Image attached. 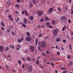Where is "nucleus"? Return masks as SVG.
<instances>
[{
  "label": "nucleus",
  "instance_id": "obj_34",
  "mask_svg": "<svg viewBox=\"0 0 73 73\" xmlns=\"http://www.w3.org/2000/svg\"><path fill=\"white\" fill-rule=\"evenodd\" d=\"M37 42H38V39H36V41H35V42H36V45H37Z\"/></svg>",
  "mask_w": 73,
  "mask_h": 73
},
{
  "label": "nucleus",
  "instance_id": "obj_47",
  "mask_svg": "<svg viewBox=\"0 0 73 73\" xmlns=\"http://www.w3.org/2000/svg\"><path fill=\"white\" fill-rule=\"evenodd\" d=\"M57 54H58L59 56L60 54V53L59 52H57Z\"/></svg>",
  "mask_w": 73,
  "mask_h": 73
},
{
  "label": "nucleus",
  "instance_id": "obj_31",
  "mask_svg": "<svg viewBox=\"0 0 73 73\" xmlns=\"http://www.w3.org/2000/svg\"><path fill=\"white\" fill-rule=\"evenodd\" d=\"M46 24L47 26H49L50 25V23L48 22H46Z\"/></svg>",
  "mask_w": 73,
  "mask_h": 73
},
{
  "label": "nucleus",
  "instance_id": "obj_23",
  "mask_svg": "<svg viewBox=\"0 0 73 73\" xmlns=\"http://www.w3.org/2000/svg\"><path fill=\"white\" fill-rule=\"evenodd\" d=\"M18 62L20 65H21V62L20 60H18Z\"/></svg>",
  "mask_w": 73,
  "mask_h": 73
},
{
  "label": "nucleus",
  "instance_id": "obj_54",
  "mask_svg": "<svg viewBox=\"0 0 73 73\" xmlns=\"http://www.w3.org/2000/svg\"><path fill=\"white\" fill-rule=\"evenodd\" d=\"M45 19H46V20H49V19L48 17H46Z\"/></svg>",
  "mask_w": 73,
  "mask_h": 73
},
{
  "label": "nucleus",
  "instance_id": "obj_64",
  "mask_svg": "<svg viewBox=\"0 0 73 73\" xmlns=\"http://www.w3.org/2000/svg\"><path fill=\"white\" fill-rule=\"evenodd\" d=\"M38 49H39V50H40L41 49V48L40 47H38Z\"/></svg>",
  "mask_w": 73,
  "mask_h": 73
},
{
  "label": "nucleus",
  "instance_id": "obj_29",
  "mask_svg": "<svg viewBox=\"0 0 73 73\" xmlns=\"http://www.w3.org/2000/svg\"><path fill=\"white\" fill-rule=\"evenodd\" d=\"M59 60L57 58H55L54 60V61H55V62H57V61H58Z\"/></svg>",
  "mask_w": 73,
  "mask_h": 73
},
{
  "label": "nucleus",
  "instance_id": "obj_40",
  "mask_svg": "<svg viewBox=\"0 0 73 73\" xmlns=\"http://www.w3.org/2000/svg\"><path fill=\"white\" fill-rule=\"evenodd\" d=\"M70 56H69V55H68V56H67L68 58V59H69L70 58Z\"/></svg>",
  "mask_w": 73,
  "mask_h": 73
},
{
  "label": "nucleus",
  "instance_id": "obj_55",
  "mask_svg": "<svg viewBox=\"0 0 73 73\" xmlns=\"http://www.w3.org/2000/svg\"><path fill=\"white\" fill-rule=\"evenodd\" d=\"M54 48H55V47H54V46H52L51 47V49H54Z\"/></svg>",
  "mask_w": 73,
  "mask_h": 73
},
{
  "label": "nucleus",
  "instance_id": "obj_46",
  "mask_svg": "<svg viewBox=\"0 0 73 73\" xmlns=\"http://www.w3.org/2000/svg\"><path fill=\"white\" fill-rule=\"evenodd\" d=\"M5 67L7 68H9V66L8 65H7L6 64Z\"/></svg>",
  "mask_w": 73,
  "mask_h": 73
},
{
  "label": "nucleus",
  "instance_id": "obj_24",
  "mask_svg": "<svg viewBox=\"0 0 73 73\" xmlns=\"http://www.w3.org/2000/svg\"><path fill=\"white\" fill-rule=\"evenodd\" d=\"M11 4V1H9L7 3V5H10Z\"/></svg>",
  "mask_w": 73,
  "mask_h": 73
},
{
  "label": "nucleus",
  "instance_id": "obj_59",
  "mask_svg": "<svg viewBox=\"0 0 73 73\" xmlns=\"http://www.w3.org/2000/svg\"><path fill=\"white\" fill-rule=\"evenodd\" d=\"M13 72H14V73H16V70H13Z\"/></svg>",
  "mask_w": 73,
  "mask_h": 73
},
{
  "label": "nucleus",
  "instance_id": "obj_10",
  "mask_svg": "<svg viewBox=\"0 0 73 73\" xmlns=\"http://www.w3.org/2000/svg\"><path fill=\"white\" fill-rule=\"evenodd\" d=\"M53 11V8L51 7L49 9V13H52V11Z\"/></svg>",
  "mask_w": 73,
  "mask_h": 73
},
{
  "label": "nucleus",
  "instance_id": "obj_49",
  "mask_svg": "<svg viewBox=\"0 0 73 73\" xmlns=\"http://www.w3.org/2000/svg\"><path fill=\"white\" fill-rule=\"evenodd\" d=\"M21 41H23L24 40V38L22 37L21 38Z\"/></svg>",
  "mask_w": 73,
  "mask_h": 73
},
{
  "label": "nucleus",
  "instance_id": "obj_20",
  "mask_svg": "<svg viewBox=\"0 0 73 73\" xmlns=\"http://www.w3.org/2000/svg\"><path fill=\"white\" fill-rule=\"evenodd\" d=\"M52 23L53 25H54L56 24V21L54 20H52Z\"/></svg>",
  "mask_w": 73,
  "mask_h": 73
},
{
  "label": "nucleus",
  "instance_id": "obj_28",
  "mask_svg": "<svg viewBox=\"0 0 73 73\" xmlns=\"http://www.w3.org/2000/svg\"><path fill=\"white\" fill-rule=\"evenodd\" d=\"M32 70H33L32 68H31L29 70V72H32Z\"/></svg>",
  "mask_w": 73,
  "mask_h": 73
},
{
  "label": "nucleus",
  "instance_id": "obj_36",
  "mask_svg": "<svg viewBox=\"0 0 73 73\" xmlns=\"http://www.w3.org/2000/svg\"><path fill=\"white\" fill-rule=\"evenodd\" d=\"M27 34L28 36H30V33L29 32H27Z\"/></svg>",
  "mask_w": 73,
  "mask_h": 73
},
{
  "label": "nucleus",
  "instance_id": "obj_60",
  "mask_svg": "<svg viewBox=\"0 0 73 73\" xmlns=\"http://www.w3.org/2000/svg\"><path fill=\"white\" fill-rule=\"evenodd\" d=\"M38 28H40V25H38V26H37Z\"/></svg>",
  "mask_w": 73,
  "mask_h": 73
},
{
  "label": "nucleus",
  "instance_id": "obj_32",
  "mask_svg": "<svg viewBox=\"0 0 73 73\" xmlns=\"http://www.w3.org/2000/svg\"><path fill=\"white\" fill-rule=\"evenodd\" d=\"M9 47H6V48H5V51H6V52H7V51H8V50H9Z\"/></svg>",
  "mask_w": 73,
  "mask_h": 73
},
{
  "label": "nucleus",
  "instance_id": "obj_14",
  "mask_svg": "<svg viewBox=\"0 0 73 73\" xmlns=\"http://www.w3.org/2000/svg\"><path fill=\"white\" fill-rule=\"evenodd\" d=\"M17 41L19 43H20L22 42V41H21V40L20 38H18Z\"/></svg>",
  "mask_w": 73,
  "mask_h": 73
},
{
  "label": "nucleus",
  "instance_id": "obj_63",
  "mask_svg": "<svg viewBox=\"0 0 73 73\" xmlns=\"http://www.w3.org/2000/svg\"><path fill=\"white\" fill-rule=\"evenodd\" d=\"M17 20L16 21L17 22V21H19V19L17 18Z\"/></svg>",
  "mask_w": 73,
  "mask_h": 73
},
{
  "label": "nucleus",
  "instance_id": "obj_62",
  "mask_svg": "<svg viewBox=\"0 0 73 73\" xmlns=\"http://www.w3.org/2000/svg\"><path fill=\"white\" fill-rule=\"evenodd\" d=\"M70 22H71V20L70 19H69L68 20V23H70Z\"/></svg>",
  "mask_w": 73,
  "mask_h": 73
},
{
  "label": "nucleus",
  "instance_id": "obj_15",
  "mask_svg": "<svg viewBox=\"0 0 73 73\" xmlns=\"http://www.w3.org/2000/svg\"><path fill=\"white\" fill-rule=\"evenodd\" d=\"M24 11H25V15H26L27 16H28V13L27 11V10H25Z\"/></svg>",
  "mask_w": 73,
  "mask_h": 73
},
{
  "label": "nucleus",
  "instance_id": "obj_22",
  "mask_svg": "<svg viewBox=\"0 0 73 73\" xmlns=\"http://www.w3.org/2000/svg\"><path fill=\"white\" fill-rule=\"evenodd\" d=\"M7 32H10L11 31V29L10 28H7Z\"/></svg>",
  "mask_w": 73,
  "mask_h": 73
},
{
  "label": "nucleus",
  "instance_id": "obj_56",
  "mask_svg": "<svg viewBox=\"0 0 73 73\" xmlns=\"http://www.w3.org/2000/svg\"><path fill=\"white\" fill-rule=\"evenodd\" d=\"M67 72V71H63V73H66Z\"/></svg>",
  "mask_w": 73,
  "mask_h": 73
},
{
  "label": "nucleus",
  "instance_id": "obj_57",
  "mask_svg": "<svg viewBox=\"0 0 73 73\" xmlns=\"http://www.w3.org/2000/svg\"><path fill=\"white\" fill-rule=\"evenodd\" d=\"M49 28H52V26L50 25L49 26Z\"/></svg>",
  "mask_w": 73,
  "mask_h": 73
},
{
  "label": "nucleus",
  "instance_id": "obj_12",
  "mask_svg": "<svg viewBox=\"0 0 73 73\" xmlns=\"http://www.w3.org/2000/svg\"><path fill=\"white\" fill-rule=\"evenodd\" d=\"M1 24L2 27H5V25L4 24V23L3 22V21H2L1 22Z\"/></svg>",
  "mask_w": 73,
  "mask_h": 73
},
{
  "label": "nucleus",
  "instance_id": "obj_27",
  "mask_svg": "<svg viewBox=\"0 0 73 73\" xmlns=\"http://www.w3.org/2000/svg\"><path fill=\"white\" fill-rule=\"evenodd\" d=\"M27 60L28 61H31V59L30 58H27Z\"/></svg>",
  "mask_w": 73,
  "mask_h": 73
},
{
  "label": "nucleus",
  "instance_id": "obj_1",
  "mask_svg": "<svg viewBox=\"0 0 73 73\" xmlns=\"http://www.w3.org/2000/svg\"><path fill=\"white\" fill-rule=\"evenodd\" d=\"M40 43H41V44L40 45V46L41 47V48H44V47L45 46H46V42L45 41H42V42H38V43L40 44Z\"/></svg>",
  "mask_w": 73,
  "mask_h": 73
},
{
  "label": "nucleus",
  "instance_id": "obj_38",
  "mask_svg": "<svg viewBox=\"0 0 73 73\" xmlns=\"http://www.w3.org/2000/svg\"><path fill=\"white\" fill-rule=\"evenodd\" d=\"M42 61H43L44 62H46V60L45 59H43Z\"/></svg>",
  "mask_w": 73,
  "mask_h": 73
},
{
  "label": "nucleus",
  "instance_id": "obj_21",
  "mask_svg": "<svg viewBox=\"0 0 73 73\" xmlns=\"http://www.w3.org/2000/svg\"><path fill=\"white\" fill-rule=\"evenodd\" d=\"M30 20L31 21L33 20V17L32 16H30V17L29 18Z\"/></svg>",
  "mask_w": 73,
  "mask_h": 73
},
{
  "label": "nucleus",
  "instance_id": "obj_61",
  "mask_svg": "<svg viewBox=\"0 0 73 73\" xmlns=\"http://www.w3.org/2000/svg\"><path fill=\"white\" fill-rule=\"evenodd\" d=\"M63 42H64V43L66 42V40H63Z\"/></svg>",
  "mask_w": 73,
  "mask_h": 73
},
{
  "label": "nucleus",
  "instance_id": "obj_39",
  "mask_svg": "<svg viewBox=\"0 0 73 73\" xmlns=\"http://www.w3.org/2000/svg\"><path fill=\"white\" fill-rule=\"evenodd\" d=\"M22 68H23V69H24V68H25V64H23L22 66Z\"/></svg>",
  "mask_w": 73,
  "mask_h": 73
},
{
  "label": "nucleus",
  "instance_id": "obj_4",
  "mask_svg": "<svg viewBox=\"0 0 73 73\" xmlns=\"http://www.w3.org/2000/svg\"><path fill=\"white\" fill-rule=\"evenodd\" d=\"M21 47V45H20V44H19L15 46V48H16V49L17 50H19L21 48V47Z\"/></svg>",
  "mask_w": 73,
  "mask_h": 73
},
{
  "label": "nucleus",
  "instance_id": "obj_33",
  "mask_svg": "<svg viewBox=\"0 0 73 73\" xmlns=\"http://www.w3.org/2000/svg\"><path fill=\"white\" fill-rule=\"evenodd\" d=\"M22 25L23 27H25V28H26V27H27V26L25 24H22Z\"/></svg>",
  "mask_w": 73,
  "mask_h": 73
},
{
  "label": "nucleus",
  "instance_id": "obj_51",
  "mask_svg": "<svg viewBox=\"0 0 73 73\" xmlns=\"http://www.w3.org/2000/svg\"><path fill=\"white\" fill-rule=\"evenodd\" d=\"M69 48H70V50H72V46H71V45H70Z\"/></svg>",
  "mask_w": 73,
  "mask_h": 73
},
{
  "label": "nucleus",
  "instance_id": "obj_52",
  "mask_svg": "<svg viewBox=\"0 0 73 73\" xmlns=\"http://www.w3.org/2000/svg\"><path fill=\"white\" fill-rule=\"evenodd\" d=\"M44 27V25H41V28H43Z\"/></svg>",
  "mask_w": 73,
  "mask_h": 73
},
{
  "label": "nucleus",
  "instance_id": "obj_44",
  "mask_svg": "<svg viewBox=\"0 0 73 73\" xmlns=\"http://www.w3.org/2000/svg\"><path fill=\"white\" fill-rule=\"evenodd\" d=\"M51 65H52V66H53V67H54V64L52 63H50Z\"/></svg>",
  "mask_w": 73,
  "mask_h": 73
},
{
  "label": "nucleus",
  "instance_id": "obj_5",
  "mask_svg": "<svg viewBox=\"0 0 73 73\" xmlns=\"http://www.w3.org/2000/svg\"><path fill=\"white\" fill-rule=\"evenodd\" d=\"M38 14L39 16H41L44 14V11H40L38 12Z\"/></svg>",
  "mask_w": 73,
  "mask_h": 73
},
{
  "label": "nucleus",
  "instance_id": "obj_19",
  "mask_svg": "<svg viewBox=\"0 0 73 73\" xmlns=\"http://www.w3.org/2000/svg\"><path fill=\"white\" fill-rule=\"evenodd\" d=\"M9 17H10L9 19H10L11 21H13V19H12L11 17H12V16L11 15H10L9 16Z\"/></svg>",
  "mask_w": 73,
  "mask_h": 73
},
{
  "label": "nucleus",
  "instance_id": "obj_9",
  "mask_svg": "<svg viewBox=\"0 0 73 73\" xmlns=\"http://www.w3.org/2000/svg\"><path fill=\"white\" fill-rule=\"evenodd\" d=\"M55 41L57 42H60V38H56L55 39Z\"/></svg>",
  "mask_w": 73,
  "mask_h": 73
},
{
  "label": "nucleus",
  "instance_id": "obj_26",
  "mask_svg": "<svg viewBox=\"0 0 73 73\" xmlns=\"http://www.w3.org/2000/svg\"><path fill=\"white\" fill-rule=\"evenodd\" d=\"M11 33L12 35H13V36H15V35H16V34H15V32H13V31H12Z\"/></svg>",
  "mask_w": 73,
  "mask_h": 73
},
{
  "label": "nucleus",
  "instance_id": "obj_41",
  "mask_svg": "<svg viewBox=\"0 0 73 73\" xmlns=\"http://www.w3.org/2000/svg\"><path fill=\"white\" fill-rule=\"evenodd\" d=\"M5 12L8 13V12H9V11H8V9H7L5 10Z\"/></svg>",
  "mask_w": 73,
  "mask_h": 73
},
{
  "label": "nucleus",
  "instance_id": "obj_42",
  "mask_svg": "<svg viewBox=\"0 0 73 73\" xmlns=\"http://www.w3.org/2000/svg\"><path fill=\"white\" fill-rule=\"evenodd\" d=\"M7 57H11V55H8L7 56H6Z\"/></svg>",
  "mask_w": 73,
  "mask_h": 73
},
{
  "label": "nucleus",
  "instance_id": "obj_25",
  "mask_svg": "<svg viewBox=\"0 0 73 73\" xmlns=\"http://www.w3.org/2000/svg\"><path fill=\"white\" fill-rule=\"evenodd\" d=\"M42 33H40L39 35L38 36V37H42Z\"/></svg>",
  "mask_w": 73,
  "mask_h": 73
},
{
  "label": "nucleus",
  "instance_id": "obj_18",
  "mask_svg": "<svg viewBox=\"0 0 73 73\" xmlns=\"http://www.w3.org/2000/svg\"><path fill=\"white\" fill-rule=\"evenodd\" d=\"M36 64L37 65H38L40 64V61L38 60H36Z\"/></svg>",
  "mask_w": 73,
  "mask_h": 73
},
{
  "label": "nucleus",
  "instance_id": "obj_6",
  "mask_svg": "<svg viewBox=\"0 0 73 73\" xmlns=\"http://www.w3.org/2000/svg\"><path fill=\"white\" fill-rule=\"evenodd\" d=\"M25 40L27 41H31V37L27 36L25 38Z\"/></svg>",
  "mask_w": 73,
  "mask_h": 73
},
{
  "label": "nucleus",
  "instance_id": "obj_3",
  "mask_svg": "<svg viewBox=\"0 0 73 73\" xmlns=\"http://www.w3.org/2000/svg\"><path fill=\"white\" fill-rule=\"evenodd\" d=\"M60 19L61 20H63L64 22H66L68 20L66 17L65 16H62L61 17Z\"/></svg>",
  "mask_w": 73,
  "mask_h": 73
},
{
  "label": "nucleus",
  "instance_id": "obj_50",
  "mask_svg": "<svg viewBox=\"0 0 73 73\" xmlns=\"http://www.w3.org/2000/svg\"><path fill=\"white\" fill-rule=\"evenodd\" d=\"M42 54L43 55V56H45V54L44 53V52H42Z\"/></svg>",
  "mask_w": 73,
  "mask_h": 73
},
{
  "label": "nucleus",
  "instance_id": "obj_8",
  "mask_svg": "<svg viewBox=\"0 0 73 73\" xmlns=\"http://www.w3.org/2000/svg\"><path fill=\"white\" fill-rule=\"evenodd\" d=\"M30 50L31 52H34V48L33 46H31L30 48Z\"/></svg>",
  "mask_w": 73,
  "mask_h": 73
},
{
  "label": "nucleus",
  "instance_id": "obj_35",
  "mask_svg": "<svg viewBox=\"0 0 73 73\" xmlns=\"http://www.w3.org/2000/svg\"><path fill=\"white\" fill-rule=\"evenodd\" d=\"M58 10L59 12H61V9L60 7L58 8Z\"/></svg>",
  "mask_w": 73,
  "mask_h": 73
},
{
  "label": "nucleus",
  "instance_id": "obj_17",
  "mask_svg": "<svg viewBox=\"0 0 73 73\" xmlns=\"http://www.w3.org/2000/svg\"><path fill=\"white\" fill-rule=\"evenodd\" d=\"M15 7L17 8H19L20 7V5L19 4H17L15 5Z\"/></svg>",
  "mask_w": 73,
  "mask_h": 73
},
{
  "label": "nucleus",
  "instance_id": "obj_2",
  "mask_svg": "<svg viewBox=\"0 0 73 73\" xmlns=\"http://www.w3.org/2000/svg\"><path fill=\"white\" fill-rule=\"evenodd\" d=\"M59 31L58 29H56L54 30L53 31V35H57Z\"/></svg>",
  "mask_w": 73,
  "mask_h": 73
},
{
  "label": "nucleus",
  "instance_id": "obj_30",
  "mask_svg": "<svg viewBox=\"0 0 73 73\" xmlns=\"http://www.w3.org/2000/svg\"><path fill=\"white\" fill-rule=\"evenodd\" d=\"M29 7L30 8H31V7H32V3H31L29 4Z\"/></svg>",
  "mask_w": 73,
  "mask_h": 73
},
{
  "label": "nucleus",
  "instance_id": "obj_37",
  "mask_svg": "<svg viewBox=\"0 0 73 73\" xmlns=\"http://www.w3.org/2000/svg\"><path fill=\"white\" fill-rule=\"evenodd\" d=\"M33 1L34 4H36V0H33Z\"/></svg>",
  "mask_w": 73,
  "mask_h": 73
},
{
  "label": "nucleus",
  "instance_id": "obj_53",
  "mask_svg": "<svg viewBox=\"0 0 73 73\" xmlns=\"http://www.w3.org/2000/svg\"><path fill=\"white\" fill-rule=\"evenodd\" d=\"M24 12H25L24 10H23L22 11V15H24Z\"/></svg>",
  "mask_w": 73,
  "mask_h": 73
},
{
  "label": "nucleus",
  "instance_id": "obj_45",
  "mask_svg": "<svg viewBox=\"0 0 73 73\" xmlns=\"http://www.w3.org/2000/svg\"><path fill=\"white\" fill-rule=\"evenodd\" d=\"M32 61L33 62H34V61H35V59L34 58H33L32 59Z\"/></svg>",
  "mask_w": 73,
  "mask_h": 73
},
{
  "label": "nucleus",
  "instance_id": "obj_13",
  "mask_svg": "<svg viewBox=\"0 0 73 73\" xmlns=\"http://www.w3.org/2000/svg\"><path fill=\"white\" fill-rule=\"evenodd\" d=\"M65 28L66 29H68V27H66V25H65L62 28V31H64L65 30Z\"/></svg>",
  "mask_w": 73,
  "mask_h": 73
},
{
  "label": "nucleus",
  "instance_id": "obj_16",
  "mask_svg": "<svg viewBox=\"0 0 73 73\" xmlns=\"http://www.w3.org/2000/svg\"><path fill=\"white\" fill-rule=\"evenodd\" d=\"M10 46L12 48V49H15V47H14V46L13 45L11 44L10 45Z\"/></svg>",
  "mask_w": 73,
  "mask_h": 73
},
{
  "label": "nucleus",
  "instance_id": "obj_11",
  "mask_svg": "<svg viewBox=\"0 0 73 73\" xmlns=\"http://www.w3.org/2000/svg\"><path fill=\"white\" fill-rule=\"evenodd\" d=\"M27 21H28V20L25 18L23 19V23L24 24H27Z\"/></svg>",
  "mask_w": 73,
  "mask_h": 73
},
{
  "label": "nucleus",
  "instance_id": "obj_58",
  "mask_svg": "<svg viewBox=\"0 0 73 73\" xmlns=\"http://www.w3.org/2000/svg\"><path fill=\"white\" fill-rule=\"evenodd\" d=\"M72 62H71L69 64L70 65H72Z\"/></svg>",
  "mask_w": 73,
  "mask_h": 73
},
{
  "label": "nucleus",
  "instance_id": "obj_48",
  "mask_svg": "<svg viewBox=\"0 0 73 73\" xmlns=\"http://www.w3.org/2000/svg\"><path fill=\"white\" fill-rule=\"evenodd\" d=\"M40 21L41 22H42V21H44V19H40Z\"/></svg>",
  "mask_w": 73,
  "mask_h": 73
},
{
  "label": "nucleus",
  "instance_id": "obj_7",
  "mask_svg": "<svg viewBox=\"0 0 73 73\" xmlns=\"http://www.w3.org/2000/svg\"><path fill=\"white\" fill-rule=\"evenodd\" d=\"M4 47L3 46H0V50L1 52H3L4 51Z\"/></svg>",
  "mask_w": 73,
  "mask_h": 73
},
{
  "label": "nucleus",
  "instance_id": "obj_43",
  "mask_svg": "<svg viewBox=\"0 0 73 73\" xmlns=\"http://www.w3.org/2000/svg\"><path fill=\"white\" fill-rule=\"evenodd\" d=\"M46 53H47V54H49V51L48 50L46 52Z\"/></svg>",
  "mask_w": 73,
  "mask_h": 73
}]
</instances>
